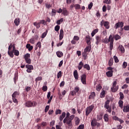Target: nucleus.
<instances>
[{
  "label": "nucleus",
  "mask_w": 129,
  "mask_h": 129,
  "mask_svg": "<svg viewBox=\"0 0 129 129\" xmlns=\"http://www.w3.org/2000/svg\"><path fill=\"white\" fill-rule=\"evenodd\" d=\"M74 118V115H72L70 117H66L63 119V123H66L70 127H72V120Z\"/></svg>",
  "instance_id": "nucleus-1"
},
{
  "label": "nucleus",
  "mask_w": 129,
  "mask_h": 129,
  "mask_svg": "<svg viewBox=\"0 0 129 129\" xmlns=\"http://www.w3.org/2000/svg\"><path fill=\"white\" fill-rule=\"evenodd\" d=\"M93 108H94V105H92L87 107L86 110V116H88V115H89V114L91 112V111H92Z\"/></svg>",
  "instance_id": "nucleus-2"
},
{
  "label": "nucleus",
  "mask_w": 129,
  "mask_h": 129,
  "mask_svg": "<svg viewBox=\"0 0 129 129\" xmlns=\"http://www.w3.org/2000/svg\"><path fill=\"white\" fill-rule=\"evenodd\" d=\"M26 68L27 69L26 71L27 72H28V73H32V70L34 69V67L32 65H29V64H27L26 66Z\"/></svg>",
  "instance_id": "nucleus-3"
},
{
  "label": "nucleus",
  "mask_w": 129,
  "mask_h": 129,
  "mask_svg": "<svg viewBox=\"0 0 129 129\" xmlns=\"http://www.w3.org/2000/svg\"><path fill=\"white\" fill-rule=\"evenodd\" d=\"M81 80L83 84H86V75L85 74L82 75Z\"/></svg>",
  "instance_id": "nucleus-4"
},
{
  "label": "nucleus",
  "mask_w": 129,
  "mask_h": 129,
  "mask_svg": "<svg viewBox=\"0 0 129 129\" xmlns=\"http://www.w3.org/2000/svg\"><path fill=\"white\" fill-rule=\"evenodd\" d=\"M119 27H120L121 28H122V27H123V22H121L116 23L114 28L115 29H117L118 28H119Z\"/></svg>",
  "instance_id": "nucleus-5"
},
{
  "label": "nucleus",
  "mask_w": 129,
  "mask_h": 129,
  "mask_svg": "<svg viewBox=\"0 0 129 129\" xmlns=\"http://www.w3.org/2000/svg\"><path fill=\"white\" fill-rule=\"evenodd\" d=\"M34 106V103H33L31 101H28L25 103V106L27 107H32V106Z\"/></svg>",
  "instance_id": "nucleus-6"
},
{
  "label": "nucleus",
  "mask_w": 129,
  "mask_h": 129,
  "mask_svg": "<svg viewBox=\"0 0 129 129\" xmlns=\"http://www.w3.org/2000/svg\"><path fill=\"white\" fill-rule=\"evenodd\" d=\"M91 40V38H90V36H89V35H87L86 37V41L87 45H91V42H90Z\"/></svg>",
  "instance_id": "nucleus-7"
},
{
  "label": "nucleus",
  "mask_w": 129,
  "mask_h": 129,
  "mask_svg": "<svg viewBox=\"0 0 129 129\" xmlns=\"http://www.w3.org/2000/svg\"><path fill=\"white\" fill-rule=\"evenodd\" d=\"M123 111V112H129V105L124 106Z\"/></svg>",
  "instance_id": "nucleus-8"
},
{
  "label": "nucleus",
  "mask_w": 129,
  "mask_h": 129,
  "mask_svg": "<svg viewBox=\"0 0 129 129\" xmlns=\"http://www.w3.org/2000/svg\"><path fill=\"white\" fill-rule=\"evenodd\" d=\"M62 14L63 16H67L68 15H69V12H68V11H67V9H66V8H63Z\"/></svg>",
  "instance_id": "nucleus-9"
},
{
  "label": "nucleus",
  "mask_w": 129,
  "mask_h": 129,
  "mask_svg": "<svg viewBox=\"0 0 129 129\" xmlns=\"http://www.w3.org/2000/svg\"><path fill=\"white\" fill-rule=\"evenodd\" d=\"M96 44H97V45H98V44L100 43V41H101V37H100L99 36H97L96 37Z\"/></svg>",
  "instance_id": "nucleus-10"
},
{
  "label": "nucleus",
  "mask_w": 129,
  "mask_h": 129,
  "mask_svg": "<svg viewBox=\"0 0 129 129\" xmlns=\"http://www.w3.org/2000/svg\"><path fill=\"white\" fill-rule=\"evenodd\" d=\"M66 115V113H65V112H62L61 115H60L59 116V120H60V121H62V120H63V118L65 117Z\"/></svg>",
  "instance_id": "nucleus-11"
},
{
  "label": "nucleus",
  "mask_w": 129,
  "mask_h": 129,
  "mask_svg": "<svg viewBox=\"0 0 129 129\" xmlns=\"http://www.w3.org/2000/svg\"><path fill=\"white\" fill-rule=\"evenodd\" d=\"M90 50H91V45H89L88 46H87L86 48L84 49L85 53H87V52H90Z\"/></svg>",
  "instance_id": "nucleus-12"
},
{
  "label": "nucleus",
  "mask_w": 129,
  "mask_h": 129,
  "mask_svg": "<svg viewBox=\"0 0 129 129\" xmlns=\"http://www.w3.org/2000/svg\"><path fill=\"white\" fill-rule=\"evenodd\" d=\"M104 107L105 108H106V109H108V108H109V100H107L105 102Z\"/></svg>",
  "instance_id": "nucleus-13"
},
{
  "label": "nucleus",
  "mask_w": 129,
  "mask_h": 129,
  "mask_svg": "<svg viewBox=\"0 0 129 129\" xmlns=\"http://www.w3.org/2000/svg\"><path fill=\"white\" fill-rule=\"evenodd\" d=\"M74 76L76 80H78V72L77 70H75L74 72Z\"/></svg>",
  "instance_id": "nucleus-14"
},
{
  "label": "nucleus",
  "mask_w": 129,
  "mask_h": 129,
  "mask_svg": "<svg viewBox=\"0 0 129 129\" xmlns=\"http://www.w3.org/2000/svg\"><path fill=\"white\" fill-rule=\"evenodd\" d=\"M64 33V31H63V29H61L60 30V33H59V40H62L63 39V34Z\"/></svg>",
  "instance_id": "nucleus-15"
},
{
  "label": "nucleus",
  "mask_w": 129,
  "mask_h": 129,
  "mask_svg": "<svg viewBox=\"0 0 129 129\" xmlns=\"http://www.w3.org/2000/svg\"><path fill=\"white\" fill-rule=\"evenodd\" d=\"M104 26L106 29H109V22L108 21H104Z\"/></svg>",
  "instance_id": "nucleus-16"
},
{
  "label": "nucleus",
  "mask_w": 129,
  "mask_h": 129,
  "mask_svg": "<svg viewBox=\"0 0 129 129\" xmlns=\"http://www.w3.org/2000/svg\"><path fill=\"white\" fill-rule=\"evenodd\" d=\"M94 97H95V92H93L91 93L90 95L89 96V99H94Z\"/></svg>",
  "instance_id": "nucleus-17"
},
{
  "label": "nucleus",
  "mask_w": 129,
  "mask_h": 129,
  "mask_svg": "<svg viewBox=\"0 0 129 129\" xmlns=\"http://www.w3.org/2000/svg\"><path fill=\"white\" fill-rule=\"evenodd\" d=\"M112 73H113V71H109L108 72H107L106 74V76L108 77H111L112 76Z\"/></svg>",
  "instance_id": "nucleus-18"
},
{
  "label": "nucleus",
  "mask_w": 129,
  "mask_h": 129,
  "mask_svg": "<svg viewBox=\"0 0 129 129\" xmlns=\"http://www.w3.org/2000/svg\"><path fill=\"white\" fill-rule=\"evenodd\" d=\"M118 105H119V107H120V108L121 109H122V108H123V101L120 100L118 101Z\"/></svg>",
  "instance_id": "nucleus-19"
},
{
  "label": "nucleus",
  "mask_w": 129,
  "mask_h": 129,
  "mask_svg": "<svg viewBox=\"0 0 129 129\" xmlns=\"http://www.w3.org/2000/svg\"><path fill=\"white\" fill-rule=\"evenodd\" d=\"M118 49L122 53H124V48L121 45H119L118 46Z\"/></svg>",
  "instance_id": "nucleus-20"
},
{
  "label": "nucleus",
  "mask_w": 129,
  "mask_h": 129,
  "mask_svg": "<svg viewBox=\"0 0 129 129\" xmlns=\"http://www.w3.org/2000/svg\"><path fill=\"white\" fill-rule=\"evenodd\" d=\"M97 123V122H96V120H95V119H93L92 121H91V126H96V123Z\"/></svg>",
  "instance_id": "nucleus-21"
},
{
  "label": "nucleus",
  "mask_w": 129,
  "mask_h": 129,
  "mask_svg": "<svg viewBox=\"0 0 129 129\" xmlns=\"http://www.w3.org/2000/svg\"><path fill=\"white\" fill-rule=\"evenodd\" d=\"M118 89V87H116V86H115L114 87H112L111 88V90L112 92H116L117 91V90Z\"/></svg>",
  "instance_id": "nucleus-22"
},
{
  "label": "nucleus",
  "mask_w": 129,
  "mask_h": 129,
  "mask_svg": "<svg viewBox=\"0 0 129 129\" xmlns=\"http://www.w3.org/2000/svg\"><path fill=\"white\" fill-rule=\"evenodd\" d=\"M83 65H84V64L83 63V62H82V61H81L79 63V66L78 67L79 70H81V69H82V68L83 67Z\"/></svg>",
  "instance_id": "nucleus-23"
},
{
  "label": "nucleus",
  "mask_w": 129,
  "mask_h": 129,
  "mask_svg": "<svg viewBox=\"0 0 129 129\" xmlns=\"http://www.w3.org/2000/svg\"><path fill=\"white\" fill-rule=\"evenodd\" d=\"M56 55L58 58H61L63 56V52L62 51H57Z\"/></svg>",
  "instance_id": "nucleus-24"
},
{
  "label": "nucleus",
  "mask_w": 129,
  "mask_h": 129,
  "mask_svg": "<svg viewBox=\"0 0 129 129\" xmlns=\"http://www.w3.org/2000/svg\"><path fill=\"white\" fill-rule=\"evenodd\" d=\"M26 48L27 49H28L29 51H32L33 50V46H31V44H27L26 45Z\"/></svg>",
  "instance_id": "nucleus-25"
},
{
  "label": "nucleus",
  "mask_w": 129,
  "mask_h": 129,
  "mask_svg": "<svg viewBox=\"0 0 129 129\" xmlns=\"http://www.w3.org/2000/svg\"><path fill=\"white\" fill-rule=\"evenodd\" d=\"M75 123L76 125H78L80 123V119L79 118L77 117H75Z\"/></svg>",
  "instance_id": "nucleus-26"
},
{
  "label": "nucleus",
  "mask_w": 129,
  "mask_h": 129,
  "mask_svg": "<svg viewBox=\"0 0 129 129\" xmlns=\"http://www.w3.org/2000/svg\"><path fill=\"white\" fill-rule=\"evenodd\" d=\"M98 32V29H95V30H94L91 33L92 37H94V35H95V34H96V33H97Z\"/></svg>",
  "instance_id": "nucleus-27"
},
{
  "label": "nucleus",
  "mask_w": 129,
  "mask_h": 129,
  "mask_svg": "<svg viewBox=\"0 0 129 129\" xmlns=\"http://www.w3.org/2000/svg\"><path fill=\"white\" fill-rule=\"evenodd\" d=\"M41 23H37V22H34L33 23L34 26H35L37 29H39L41 27Z\"/></svg>",
  "instance_id": "nucleus-28"
},
{
  "label": "nucleus",
  "mask_w": 129,
  "mask_h": 129,
  "mask_svg": "<svg viewBox=\"0 0 129 129\" xmlns=\"http://www.w3.org/2000/svg\"><path fill=\"white\" fill-rule=\"evenodd\" d=\"M108 42L110 43H113V36L112 35H110L109 37Z\"/></svg>",
  "instance_id": "nucleus-29"
},
{
  "label": "nucleus",
  "mask_w": 129,
  "mask_h": 129,
  "mask_svg": "<svg viewBox=\"0 0 129 129\" xmlns=\"http://www.w3.org/2000/svg\"><path fill=\"white\" fill-rule=\"evenodd\" d=\"M113 64V58L111 57V58H110L109 60L108 65L109 66H112Z\"/></svg>",
  "instance_id": "nucleus-30"
},
{
  "label": "nucleus",
  "mask_w": 129,
  "mask_h": 129,
  "mask_svg": "<svg viewBox=\"0 0 129 129\" xmlns=\"http://www.w3.org/2000/svg\"><path fill=\"white\" fill-rule=\"evenodd\" d=\"M14 23L15 24L16 26H19L20 24V19L19 18H17L14 21Z\"/></svg>",
  "instance_id": "nucleus-31"
},
{
  "label": "nucleus",
  "mask_w": 129,
  "mask_h": 129,
  "mask_svg": "<svg viewBox=\"0 0 129 129\" xmlns=\"http://www.w3.org/2000/svg\"><path fill=\"white\" fill-rule=\"evenodd\" d=\"M74 8L75 10H80L81 9V7L80 6V5L79 4H75L74 5Z\"/></svg>",
  "instance_id": "nucleus-32"
},
{
  "label": "nucleus",
  "mask_w": 129,
  "mask_h": 129,
  "mask_svg": "<svg viewBox=\"0 0 129 129\" xmlns=\"http://www.w3.org/2000/svg\"><path fill=\"white\" fill-rule=\"evenodd\" d=\"M19 95V93L18 92H15L13 94H12V98H16L17 96Z\"/></svg>",
  "instance_id": "nucleus-33"
},
{
  "label": "nucleus",
  "mask_w": 129,
  "mask_h": 129,
  "mask_svg": "<svg viewBox=\"0 0 129 129\" xmlns=\"http://www.w3.org/2000/svg\"><path fill=\"white\" fill-rule=\"evenodd\" d=\"M114 38L116 41H117V40H119L121 37L119 35L116 34L114 35Z\"/></svg>",
  "instance_id": "nucleus-34"
},
{
  "label": "nucleus",
  "mask_w": 129,
  "mask_h": 129,
  "mask_svg": "<svg viewBox=\"0 0 129 129\" xmlns=\"http://www.w3.org/2000/svg\"><path fill=\"white\" fill-rule=\"evenodd\" d=\"M64 21L63 18H61L60 20H58L56 21V24L57 25H60L61 23H63V21Z\"/></svg>",
  "instance_id": "nucleus-35"
},
{
  "label": "nucleus",
  "mask_w": 129,
  "mask_h": 129,
  "mask_svg": "<svg viewBox=\"0 0 129 129\" xmlns=\"http://www.w3.org/2000/svg\"><path fill=\"white\" fill-rule=\"evenodd\" d=\"M74 91H75L76 92V93H78V92H79V91H80V88H79V87L76 86L75 88Z\"/></svg>",
  "instance_id": "nucleus-36"
},
{
  "label": "nucleus",
  "mask_w": 129,
  "mask_h": 129,
  "mask_svg": "<svg viewBox=\"0 0 129 129\" xmlns=\"http://www.w3.org/2000/svg\"><path fill=\"white\" fill-rule=\"evenodd\" d=\"M104 119L105 121H106V122L108 121V114H105L104 115Z\"/></svg>",
  "instance_id": "nucleus-37"
},
{
  "label": "nucleus",
  "mask_w": 129,
  "mask_h": 129,
  "mask_svg": "<svg viewBox=\"0 0 129 129\" xmlns=\"http://www.w3.org/2000/svg\"><path fill=\"white\" fill-rule=\"evenodd\" d=\"M84 68L85 69H87L88 71L90 70V67L89 66V64H86L84 66Z\"/></svg>",
  "instance_id": "nucleus-38"
},
{
  "label": "nucleus",
  "mask_w": 129,
  "mask_h": 129,
  "mask_svg": "<svg viewBox=\"0 0 129 129\" xmlns=\"http://www.w3.org/2000/svg\"><path fill=\"white\" fill-rule=\"evenodd\" d=\"M62 113V110L60 109H56L55 110V114L58 115V114H61Z\"/></svg>",
  "instance_id": "nucleus-39"
},
{
  "label": "nucleus",
  "mask_w": 129,
  "mask_h": 129,
  "mask_svg": "<svg viewBox=\"0 0 129 129\" xmlns=\"http://www.w3.org/2000/svg\"><path fill=\"white\" fill-rule=\"evenodd\" d=\"M113 59H114L115 63H118L119 60H118V58H117V56L114 55L113 56Z\"/></svg>",
  "instance_id": "nucleus-40"
},
{
  "label": "nucleus",
  "mask_w": 129,
  "mask_h": 129,
  "mask_svg": "<svg viewBox=\"0 0 129 129\" xmlns=\"http://www.w3.org/2000/svg\"><path fill=\"white\" fill-rule=\"evenodd\" d=\"M102 42L105 43V44H108L109 41H108V39L105 38L104 39L102 40Z\"/></svg>",
  "instance_id": "nucleus-41"
},
{
  "label": "nucleus",
  "mask_w": 129,
  "mask_h": 129,
  "mask_svg": "<svg viewBox=\"0 0 129 129\" xmlns=\"http://www.w3.org/2000/svg\"><path fill=\"white\" fill-rule=\"evenodd\" d=\"M105 95V91H103L102 92H101V93H100V97L102 98V97H104V96Z\"/></svg>",
  "instance_id": "nucleus-42"
},
{
  "label": "nucleus",
  "mask_w": 129,
  "mask_h": 129,
  "mask_svg": "<svg viewBox=\"0 0 129 129\" xmlns=\"http://www.w3.org/2000/svg\"><path fill=\"white\" fill-rule=\"evenodd\" d=\"M103 3L104 4H106L107 5H110V4H111V1L110 0H105Z\"/></svg>",
  "instance_id": "nucleus-43"
},
{
  "label": "nucleus",
  "mask_w": 129,
  "mask_h": 129,
  "mask_svg": "<svg viewBox=\"0 0 129 129\" xmlns=\"http://www.w3.org/2000/svg\"><path fill=\"white\" fill-rule=\"evenodd\" d=\"M54 30L56 32H58L60 30V26L59 25L55 26Z\"/></svg>",
  "instance_id": "nucleus-44"
},
{
  "label": "nucleus",
  "mask_w": 129,
  "mask_h": 129,
  "mask_svg": "<svg viewBox=\"0 0 129 129\" xmlns=\"http://www.w3.org/2000/svg\"><path fill=\"white\" fill-rule=\"evenodd\" d=\"M101 119H102V115H97V120H101Z\"/></svg>",
  "instance_id": "nucleus-45"
},
{
  "label": "nucleus",
  "mask_w": 129,
  "mask_h": 129,
  "mask_svg": "<svg viewBox=\"0 0 129 129\" xmlns=\"http://www.w3.org/2000/svg\"><path fill=\"white\" fill-rule=\"evenodd\" d=\"M126 66H127V62L124 61L122 64V68L125 69V68H126Z\"/></svg>",
  "instance_id": "nucleus-46"
},
{
  "label": "nucleus",
  "mask_w": 129,
  "mask_h": 129,
  "mask_svg": "<svg viewBox=\"0 0 129 129\" xmlns=\"http://www.w3.org/2000/svg\"><path fill=\"white\" fill-rule=\"evenodd\" d=\"M8 54L10 56V57H11L12 58H13V57H14V52H13V51L10 52V50H9Z\"/></svg>",
  "instance_id": "nucleus-47"
},
{
  "label": "nucleus",
  "mask_w": 129,
  "mask_h": 129,
  "mask_svg": "<svg viewBox=\"0 0 129 129\" xmlns=\"http://www.w3.org/2000/svg\"><path fill=\"white\" fill-rule=\"evenodd\" d=\"M13 53H14L15 56H19V55H20V52H19V50H18L13 51Z\"/></svg>",
  "instance_id": "nucleus-48"
},
{
  "label": "nucleus",
  "mask_w": 129,
  "mask_h": 129,
  "mask_svg": "<svg viewBox=\"0 0 129 129\" xmlns=\"http://www.w3.org/2000/svg\"><path fill=\"white\" fill-rule=\"evenodd\" d=\"M30 57H31V54H30V53H27L24 56L25 59H27V58L28 59V58H30Z\"/></svg>",
  "instance_id": "nucleus-49"
},
{
  "label": "nucleus",
  "mask_w": 129,
  "mask_h": 129,
  "mask_svg": "<svg viewBox=\"0 0 129 129\" xmlns=\"http://www.w3.org/2000/svg\"><path fill=\"white\" fill-rule=\"evenodd\" d=\"M101 88H102V87H101V85H98L96 88V90H97V91H100V90L101 89Z\"/></svg>",
  "instance_id": "nucleus-50"
},
{
  "label": "nucleus",
  "mask_w": 129,
  "mask_h": 129,
  "mask_svg": "<svg viewBox=\"0 0 129 129\" xmlns=\"http://www.w3.org/2000/svg\"><path fill=\"white\" fill-rule=\"evenodd\" d=\"M25 61L28 64H31V59L30 58H25Z\"/></svg>",
  "instance_id": "nucleus-51"
},
{
  "label": "nucleus",
  "mask_w": 129,
  "mask_h": 129,
  "mask_svg": "<svg viewBox=\"0 0 129 129\" xmlns=\"http://www.w3.org/2000/svg\"><path fill=\"white\" fill-rule=\"evenodd\" d=\"M92 7H93V3L91 2L89 5H88V9L89 10H91L92 8Z\"/></svg>",
  "instance_id": "nucleus-52"
},
{
  "label": "nucleus",
  "mask_w": 129,
  "mask_h": 129,
  "mask_svg": "<svg viewBox=\"0 0 129 129\" xmlns=\"http://www.w3.org/2000/svg\"><path fill=\"white\" fill-rule=\"evenodd\" d=\"M84 124H81L77 128V129H84Z\"/></svg>",
  "instance_id": "nucleus-53"
},
{
  "label": "nucleus",
  "mask_w": 129,
  "mask_h": 129,
  "mask_svg": "<svg viewBox=\"0 0 129 129\" xmlns=\"http://www.w3.org/2000/svg\"><path fill=\"white\" fill-rule=\"evenodd\" d=\"M47 89L48 87H47V86H43L42 87V90H43V91H47Z\"/></svg>",
  "instance_id": "nucleus-54"
},
{
  "label": "nucleus",
  "mask_w": 129,
  "mask_h": 129,
  "mask_svg": "<svg viewBox=\"0 0 129 129\" xmlns=\"http://www.w3.org/2000/svg\"><path fill=\"white\" fill-rule=\"evenodd\" d=\"M62 76L61 73V71H59L57 75V78H58V79H59V78H60V77H61Z\"/></svg>",
  "instance_id": "nucleus-55"
},
{
  "label": "nucleus",
  "mask_w": 129,
  "mask_h": 129,
  "mask_svg": "<svg viewBox=\"0 0 129 129\" xmlns=\"http://www.w3.org/2000/svg\"><path fill=\"white\" fill-rule=\"evenodd\" d=\"M119 94H120V99H123L124 98L123 93H122V92H120Z\"/></svg>",
  "instance_id": "nucleus-56"
},
{
  "label": "nucleus",
  "mask_w": 129,
  "mask_h": 129,
  "mask_svg": "<svg viewBox=\"0 0 129 129\" xmlns=\"http://www.w3.org/2000/svg\"><path fill=\"white\" fill-rule=\"evenodd\" d=\"M36 46L39 48V49H41V47H42V45H41V42L39 41L37 42Z\"/></svg>",
  "instance_id": "nucleus-57"
},
{
  "label": "nucleus",
  "mask_w": 129,
  "mask_h": 129,
  "mask_svg": "<svg viewBox=\"0 0 129 129\" xmlns=\"http://www.w3.org/2000/svg\"><path fill=\"white\" fill-rule=\"evenodd\" d=\"M42 80V77H38L35 79V81L37 82V81H40Z\"/></svg>",
  "instance_id": "nucleus-58"
},
{
  "label": "nucleus",
  "mask_w": 129,
  "mask_h": 129,
  "mask_svg": "<svg viewBox=\"0 0 129 129\" xmlns=\"http://www.w3.org/2000/svg\"><path fill=\"white\" fill-rule=\"evenodd\" d=\"M46 36H47V32H44L41 35L42 39H44Z\"/></svg>",
  "instance_id": "nucleus-59"
},
{
  "label": "nucleus",
  "mask_w": 129,
  "mask_h": 129,
  "mask_svg": "<svg viewBox=\"0 0 129 129\" xmlns=\"http://www.w3.org/2000/svg\"><path fill=\"white\" fill-rule=\"evenodd\" d=\"M110 50L111 51L113 49V43H110Z\"/></svg>",
  "instance_id": "nucleus-60"
},
{
  "label": "nucleus",
  "mask_w": 129,
  "mask_h": 129,
  "mask_svg": "<svg viewBox=\"0 0 129 129\" xmlns=\"http://www.w3.org/2000/svg\"><path fill=\"white\" fill-rule=\"evenodd\" d=\"M49 108H50V106L49 105L46 106L45 108V112H47Z\"/></svg>",
  "instance_id": "nucleus-61"
},
{
  "label": "nucleus",
  "mask_w": 129,
  "mask_h": 129,
  "mask_svg": "<svg viewBox=\"0 0 129 129\" xmlns=\"http://www.w3.org/2000/svg\"><path fill=\"white\" fill-rule=\"evenodd\" d=\"M123 29L124 30H125V31H129V26L128 25L125 26Z\"/></svg>",
  "instance_id": "nucleus-62"
},
{
  "label": "nucleus",
  "mask_w": 129,
  "mask_h": 129,
  "mask_svg": "<svg viewBox=\"0 0 129 129\" xmlns=\"http://www.w3.org/2000/svg\"><path fill=\"white\" fill-rule=\"evenodd\" d=\"M74 40L75 41H79V37H78V36H75L74 37Z\"/></svg>",
  "instance_id": "nucleus-63"
},
{
  "label": "nucleus",
  "mask_w": 129,
  "mask_h": 129,
  "mask_svg": "<svg viewBox=\"0 0 129 129\" xmlns=\"http://www.w3.org/2000/svg\"><path fill=\"white\" fill-rule=\"evenodd\" d=\"M46 125H47V122H43L41 124V126H46Z\"/></svg>",
  "instance_id": "nucleus-64"
}]
</instances>
